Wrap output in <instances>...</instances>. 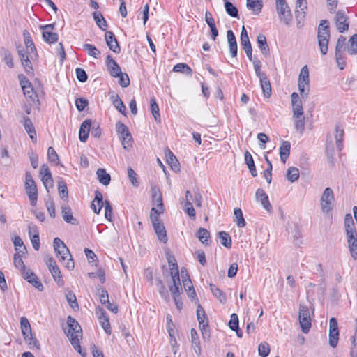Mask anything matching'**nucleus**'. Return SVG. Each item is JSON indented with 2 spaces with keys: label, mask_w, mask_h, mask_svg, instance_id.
Here are the masks:
<instances>
[{
  "label": "nucleus",
  "mask_w": 357,
  "mask_h": 357,
  "mask_svg": "<svg viewBox=\"0 0 357 357\" xmlns=\"http://www.w3.org/2000/svg\"><path fill=\"white\" fill-rule=\"evenodd\" d=\"M298 87L301 98L305 100L307 98L310 92V82L298 81Z\"/></svg>",
  "instance_id": "obj_41"
},
{
  "label": "nucleus",
  "mask_w": 357,
  "mask_h": 357,
  "mask_svg": "<svg viewBox=\"0 0 357 357\" xmlns=\"http://www.w3.org/2000/svg\"><path fill=\"white\" fill-rule=\"evenodd\" d=\"M190 333H191L192 345L194 347L195 351L197 354L200 355L202 350H201L200 342L199 340L198 333H197V331L194 328L191 329Z\"/></svg>",
  "instance_id": "obj_35"
},
{
  "label": "nucleus",
  "mask_w": 357,
  "mask_h": 357,
  "mask_svg": "<svg viewBox=\"0 0 357 357\" xmlns=\"http://www.w3.org/2000/svg\"><path fill=\"white\" fill-rule=\"evenodd\" d=\"M299 322L302 331L307 333L311 327V320L309 310L306 305H300L299 306Z\"/></svg>",
  "instance_id": "obj_9"
},
{
  "label": "nucleus",
  "mask_w": 357,
  "mask_h": 357,
  "mask_svg": "<svg viewBox=\"0 0 357 357\" xmlns=\"http://www.w3.org/2000/svg\"><path fill=\"white\" fill-rule=\"evenodd\" d=\"M23 36L26 48L28 52L29 53H35L36 52V49L29 31L26 30L24 31Z\"/></svg>",
  "instance_id": "obj_34"
},
{
  "label": "nucleus",
  "mask_w": 357,
  "mask_h": 357,
  "mask_svg": "<svg viewBox=\"0 0 357 357\" xmlns=\"http://www.w3.org/2000/svg\"><path fill=\"white\" fill-rule=\"evenodd\" d=\"M116 130L119 135L123 149L129 151L132 147V137L128 127L119 121L116 123Z\"/></svg>",
  "instance_id": "obj_5"
},
{
  "label": "nucleus",
  "mask_w": 357,
  "mask_h": 357,
  "mask_svg": "<svg viewBox=\"0 0 357 357\" xmlns=\"http://www.w3.org/2000/svg\"><path fill=\"white\" fill-rule=\"evenodd\" d=\"M14 265L17 268L20 270V271L22 272V274L24 273L26 271H27L29 270V269H26V268L22 261L21 255L18 253L15 254V255H14Z\"/></svg>",
  "instance_id": "obj_49"
},
{
  "label": "nucleus",
  "mask_w": 357,
  "mask_h": 357,
  "mask_svg": "<svg viewBox=\"0 0 357 357\" xmlns=\"http://www.w3.org/2000/svg\"><path fill=\"white\" fill-rule=\"evenodd\" d=\"M293 118L301 117L303 116V108L302 100L299 97L298 94L294 92L291 95Z\"/></svg>",
  "instance_id": "obj_11"
},
{
  "label": "nucleus",
  "mask_w": 357,
  "mask_h": 357,
  "mask_svg": "<svg viewBox=\"0 0 357 357\" xmlns=\"http://www.w3.org/2000/svg\"><path fill=\"white\" fill-rule=\"evenodd\" d=\"M1 52V56L3 57V60L5 62V63L9 68H13L14 65L13 62V57L10 52L5 48H2Z\"/></svg>",
  "instance_id": "obj_52"
},
{
  "label": "nucleus",
  "mask_w": 357,
  "mask_h": 357,
  "mask_svg": "<svg viewBox=\"0 0 357 357\" xmlns=\"http://www.w3.org/2000/svg\"><path fill=\"white\" fill-rule=\"evenodd\" d=\"M169 288L171 294H172L175 305L178 310L183 307V303L180 297V294L182 292L181 284H169Z\"/></svg>",
  "instance_id": "obj_14"
},
{
  "label": "nucleus",
  "mask_w": 357,
  "mask_h": 357,
  "mask_svg": "<svg viewBox=\"0 0 357 357\" xmlns=\"http://www.w3.org/2000/svg\"><path fill=\"white\" fill-rule=\"evenodd\" d=\"M259 354L261 357H266L270 352V347L266 342L261 343L258 347Z\"/></svg>",
  "instance_id": "obj_64"
},
{
  "label": "nucleus",
  "mask_w": 357,
  "mask_h": 357,
  "mask_svg": "<svg viewBox=\"0 0 357 357\" xmlns=\"http://www.w3.org/2000/svg\"><path fill=\"white\" fill-rule=\"evenodd\" d=\"M42 36L44 41L48 44H53L58 41L59 36L56 32L54 24H47L41 26Z\"/></svg>",
  "instance_id": "obj_8"
},
{
  "label": "nucleus",
  "mask_w": 357,
  "mask_h": 357,
  "mask_svg": "<svg viewBox=\"0 0 357 357\" xmlns=\"http://www.w3.org/2000/svg\"><path fill=\"white\" fill-rule=\"evenodd\" d=\"M91 127V120L86 119L84 121L79 128V139L81 142H85L88 137Z\"/></svg>",
  "instance_id": "obj_19"
},
{
  "label": "nucleus",
  "mask_w": 357,
  "mask_h": 357,
  "mask_svg": "<svg viewBox=\"0 0 357 357\" xmlns=\"http://www.w3.org/2000/svg\"><path fill=\"white\" fill-rule=\"evenodd\" d=\"M227 38L229 47L230 54L232 57H236L237 55V43L234 33L231 30L227 31Z\"/></svg>",
  "instance_id": "obj_23"
},
{
  "label": "nucleus",
  "mask_w": 357,
  "mask_h": 357,
  "mask_svg": "<svg viewBox=\"0 0 357 357\" xmlns=\"http://www.w3.org/2000/svg\"><path fill=\"white\" fill-rule=\"evenodd\" d=\"M245 164L248 165V167L250 170L251 175L253 177H256L257 176V172L254 162V160L252 158V155L248 151H246L245 153Z\"/></svg>",
  "instance_id": "obj_29"
},
{
  "label": "nucleus",
  "mask_w": 357,
  "mask_h": 357,
  "mask_svg": "<svg viewBox=\"0 0 357 357\" xmlns=\"http://www.w3.org/2000/svg\"><path fill=\"white\" fill-rule=\"evenodd\" d=\"M96 174L100 183L104 185H107L109 184L111 176L106 172L105 169L99 168L96 172Z\"/></svg>",
  "instance_id": "obj_36"
},
{
  "label": "nucleus",
  "mask_w": 357,
  "mask_h": 357,
  "mask_svg": "<svg viewBox=\"0 0 357 357\" xmlns=\"http://www.w3.org/2000/svg\"><path fill=\"white\" fill-rule=\"evenodd\" d=\"M246 6L248 10L257 15L261 12L263 4L261 0H247Z\"/></svg>",
  "instance_id": "obj_30"
},
{
  "label": "nucleus",
  "mask_w": 357,
  "mask_h": 357,
  "mask_svg": "<svg viewBox=\"0 0 357 357\" xmlns=\"http://www.w3.org/2000/svg\"><path fill=\"white\" fill-rule=\"evenodd\" d=\"M291 144L289 141H283L280 146V160L283 163L286 162L290 154Z\"/></svg>",
  "instance_id": "obj_27"
},
{
  "label": "nucleus",
  "mask_w": 357,
  "mask_h": 357,
  "mask_svg": "<svg viewBox=\"0 0 357 357\" xmlns=\"http://www.w3.org/2000/svg\"><path fill=\"white\" fill-rule=\"evenodd\" d=\"M54 249L55 250L57 257L61 262H64L67 259V261L65 264V266L68 269H73L74 268V261L72 259L71 255L67 246L65 243L59 238L54 239Z\"/></svg>",
  "instance_id": "obj_1"
},
{
  "label": "nucleus",
  "mask_w": 357,
  "mask_h": 357,
  "mask_svg": "<svg viewBox=\"0 0 357 357\" xmlns=\"http://www.w3.org/2000/svg\"><path fill=\"white\" fill-rule=\"evenodd\" d=\"M196 236L203 244L206 245H209L208 239L210 237V233L206 229L199 228Z\"/></svg>",
  "instance_id": "obj_43"
},
{
  "label": "nucleus",
  "mask_w": 357,
  "mask_h": 357,
  "mask_svg": "<svg viewBox=\"0 0 357 357\" xmlns=\"http://www.w3.org/2000/svg\"><path fill=\"white\" fill-rule=\"evenodd\" d=\"M330 38L329 26L327 24H319L317 28L318 45L320 52L323 55H326L328 52Z\"/></svg>",
  "instance_id": "obj_2"
},
{
  "label": "nucleus",
  "mask_w": 357,
  "mask_h": 357,
  "mask_svg": "<svg viewBox=\"0 0 357 357\" xmlns=\"http://www.w3.org/2000/svg\"><path fill=\"white\" fill-rule=\"evenodd\" d=\"M61 209L62 217L65 222H66L67 223H70L74 225H77L78 224L77 220L73 218L70 207L62 206Z\"/></svg>",
  "instance_id": "obj_28"
},
{
  "label": "nucleus",
  "mask_w": 357,
  "mask_h": 357,
  "mask_svg": "<svg viewBox=\"0 0 357 357\" xmlns=\"http://www.w3.org/2000/svg\"><path fill=\"white\" fill-rule=\"evenodd\" d=\"M111 99L114 107L122 114L126 115V108L120 97L117 94H116L112 96L111 97Z\"/></svg>",
  "instance_id": "obj_38"
},
{
  "label": "nucleus",
  "mask_w": 357,
  "mask_h": 357,
  "mask_svg": "<svg viewBox=\"0 0 357 357\" xmlns=\"http://www.w3.org/2000/svg\"><path fill=\"white\" fill-rule=\"evenodd\" d=\"M335 56L337 66L340 70H343L345 68L346 61L344 60V55L341 52V47L340 46V45H338L337 47H335Z\"/></svg>",
  "instance_id": "obj_40"
},
{
  "label": "nucleus",
  "mask_w": 357,
  "mask_h": 357,
  "mask_svg": "<svg viewBox=\"0 0 357 357\" xmlns=\"http://www.w3.org/2000/svg\"><path fill=\"white\" fill-rule=\"evenodd\" d=\"M234 214L236 218V222L238 227H244L246 225L245 220L243 215V212L240 208H235Z\"/></svg>",
  "instance_id": "obj_51"
},
{
  "label": "nucleus",
  "mask_w": 357,
  "mask_h": 357,
  "mask_svg": "<svg viewBox=\"0 0 357 357\" xmlns=\"http://www.w3.org/2000/svg\"><path fill=\"white\" fill-rule=\"evenodd\" d=\"M107 66L112 77H117V76H119V74L122 72L119 64L109 55L107 57Z\"/></svg>",
  "instance_id": "obj_20"
},
{
  "label": "nucleus",
  "mask_w": 357,
  "mask_h": 357,
  "mask_svg": "<svg viewBox=\"0 0 357 357\" xmlns=\"http://www.w3.org/2000/svg\"><path fill=\"white\" fill-rule=\"evenodd\" d=\"M166 157L167 158L169 165L171 166V168L173 170H178V161L169 150L166 153Z\"/></svg>",
  "instance_id": "obj_48"
},
{
  "label": "nucleus",
  "mask_w": 357,
  "mask_h": 357,
  "mask_svg": "<svg viewBox=\"0 0 357 357\" xmlns=\"http://www.w3.org/2000/svg\"><path fill=\"white\" fill-rule=\"evenodd\" d=\"M20 83L23 90L24 95L30 105L36 100L38 101V96L33 90V87L29 80L23 75H19Z\"/></svg>",
  "instance_id": "obj_6"
},
{
  "label": "nucleus",
  "mask_w": 357,
  "mask_h": 357,
  "mask_svg": "<svg viewBox=\"0 0 357 357\" xmlns=\"http://www.w3.org/2000/svg\"><path fill=\"white\" fill-rule=\"evenodd\" d=\"M105 205V202L103 201L102 193L99 190L95 191V197L91 203V208L94 213L98 214L103 206Z\"/></svg>",
  "instance_id": "obj_21"
},
{
  "label": "nucleus",
  "mask_w": 357,
  "mask_h": 357,
  "mask_svg": "<svg viewBox=\"0 0 357 357\" xmlns=\"http://www.w3.org/2000/svg\"><path fill=\"white\" fill-rule=\"evenodd\" d=\"M21 330L25 342L31 349H40L38 341L33 336L31 328L28 319L22 317L20 319Z\"/></svg>",
  "instance_id": "obj_3"
},
{
  "label": "nucleus",
  "mask_w": 357,
  "mask_h": 357,
  "mask_svg": "<svg viewBox=\"0 0 357 357\" xmlns=\"http://www.w3.org/2000/svg\"><path fill=\"white\" fill-rule=\"evenodd\" d=\"M181 272V275L183 277V283L184 289L185 290H188V289H192V288H194L192 284V282L189 278V275L187 273V271L183 270L182 268Z\"/></svg>",
  "instance_id": "obj_59"
},
{
  "label": "nucleus",
  "mask_w": 357,
  "mask_h": 357,
  "mask_svg": "<svg viewBox=\"0 0 357 357\" xmlns=\"http://www.w3.org/2000/svg\"><path fill=\"white\" fill-rule=\"evenodd\" d=\"M350 46L348 49V53L351 55L357 54V34L353 35L349 39Z\"/></svg>",
  "instance_id": "obj_58"
},
{
  "label": "nucleus",
  "mask_w": 357,
  "mask_h": 357,
  "mask_svg": "<svg viewBox=\"0 0 357 357\" xmlns=\"http://www.w3.org/2000/svg\"><path fill=\"white\" fill-rule=\"evenodd\" d=\"M96 314L101 326L105 330L107 334L111 333V326L109 321V317L107 315L105 310L101 307L98 306L96 308Z\"/></svg>",
  "instance_id": "obj_15"
},
{
  "label": "nucleus",
  "mask_w": 357,
  "mask_h": 357,
  "mask_svg": "<svg viewBox=\"0 0 357 357\" xmlns=\"http://www.w3.org/2000/svg\"><path fill=\"white\" fill-rule=\"evenodd\" d=\"M298 81L299 82H310V78H309V70L307 66H304L298 76Z\"/></svg>",
  "instance_id": "obj_63"
},
{
  "label": "nucleus",
  "mask_w": 357,
  "mask_h": 357,
  "mask_svg": "<svg viewBox=\"0 0 357 357\" xmlns=\"http://www.w3.org/2000/svg\"><path fill=\"white\" fill-rule=\"evenodd\" d=\"M155 232L157 234L158 238L160 241L166 243L168 238L167 232L163 223L160 222L153 225Z\"/></svg>",
  "instance_id": "obj_26"
},
{
  "label": "nucleus",
  "mask_w": 357,
  "mask_h": 357,
  "mask_svg": "<svg viewBox=\"0 0 357 357\" xmlns=\"http://www.w3.org/2000/svg\"><path fill=\"white\" fill-rule=\"evenodd\" d=\"M218 236L220 239V243L227 248H229L231 246V239L229 235L225 231H220L218 233Z\"/></svg>",
  "instance_id": "obj_50"
},
{
  "label": "nucleus",
  "mask_w": 357,
  "mask_h": 357,
  "mask_svg": "<svg viewBox=\"0 0 357 357\" xmlns=\"http://www.w3.org/2000/svg\"><path fill=\"white\" fill-rule=\"evenodd\" d=\"M66 298L70 306L73 308H78V303L77 301L76 296L71 291H67L66 293Z\"/></svg>",
  "instance_id": "obj_56"
},
{
  "label": "nucleus",
  "mask_w": 357,
  "mask_h": 357,
  "mask_svg": "<svg viewBox=\"0 0 357 357\" xmlns=\"http://www.w3.org/2000/svg\"><path fill=\"white\" fill-rule=\"evenodd\" d=\"M22 275L23 278L26 280L28 282L32 284L38 291H42L43 290V285L33 272L28 270Z\"/></svg>",
  "instance_id": "obj_18"
},
{
  "label": "nucleus",
  "mask_w": 357,
  "mask_h": 357,
  "mask_svg": "<svg viewBox=\"0 0 357 357\" xmlns=\"http://www.w3.org/2000/svg\"><path fill=\"white\" fill-rule=\"evenodd\" d=\"M295 119L294 121V128L296 130H298L300 133H303L305 129V121L304 116H301V117L294 118Z\"/></svg>",
  "instance_id": "obj_61"
},
{
  "label": "nucleus",
  "mask_w": 357,
  "mask_h": 357,
  "mask_svg": "<svg viewBox=\"0 0 357 357\" xmlns=\"http://www.w3.org/2000/svg\"><path fill=\"white\" fill-rule=\"evenodd\" d=\"M348 247L353 259H357V238L347 239Z\"/></svg>",
  "instance_id": "obj_53"
},
{
  "label": "nucleus",
  "mask_w": 357,
  "mask_h": 357,
  "mask_svg": "<svg viewBox=\"0 0 357 357\" xmlns=\"http://www.w3.org/2000/svg\"><path fill=\"white\" fill-rule=\"evenodd\" d=\"M49 271H50V273L56 282L59 284L61 282H63L61 271L57 265L51 268L50 269H49Z\"/></svg>",
  "instance_id": "obj_60"
},
{
  "label": "nucleus",
  "mask_w": 357,
  "mask_h": 357,
  "mask_svg": "<svg viewBox=\"0 0 357 357\" xmlns=\"http://www.w3.org/2000/svg\"><path fill=\"white\" fill-rule=\"evenodd\" d=\"M339 340V330L337 321L332 317L329 321V344L333 348L337 347Z\"/></svg>",
  "instance_id": "obj_10"
},
{
  "label": "nucleus",
  "mask_w": 357,
  "mask_h": 357,
  "mask_svg": "<svg viewBox=\"0 0 357 357\" xmlns=\"http://www.w3.org/2000/svg\"><path fill=\"white\" fill-rule=\"evenodd\" d=\"M167 261L170 268V275L172 278V282L169 284H179V283H181L179 271L174 257L172 255L167 256Z\"/></svg>",
  "instance_id": "obj_12"
},
{
  "label": "nucleus",
  "mask_w": 357,
  "mask_h": 357,
  "mask_svg": "<svg viewBox=\"0 0 357 357\" xmlns=\"http://www.w3.org/2000/svg\"><path fill=\"white\" fill-rule=\"evenodd\" d=\"M210 288L213 296L218 298L220 303H223L226 301L225 294L219 288L212 284H210Z\"/></svg>",
  "instance_id": "obj_46"
},
{
  "label": "nucleus",
  "mask_w": 357,
  "mask_h": 357,
  "mask_svg": "<svg viewBox=\"0 0 357 357\" xmlns=\"http://www.w3.org/2000/svg\"><path fill=\"white\" fill-rule=\"evenodd\" d=\"M25 190L31 205L35 206L38 199V190L36 183L29 172H26L25 174Z\"/></svg>",
  "instance_id": "obj_4"
},
{
  "label": "nucleus",
  "mask_w": 357,
  "mask_h": 357,
  "mask_svg": "<svg viewBox=\"0 0 357 357\" xmlns=\"http://www.w3.org/2000/svg\"><path fill=\"white\" fill-rule=\"evenodd\" d=\"M225 8L227 13L233 17H238V11L237 8L231 2L225 1Z\"/></svg>",
  "instance_id": "obj_55"
},
{
  "label": "nucleus",
  "mask_w": 357,
  "mask_h": 357,
  "mask_svg": "<svg viewBox=\"0 0 357 357\" xmlns=\"http://www.w3.org/2000/svg\"><path fill=\"white\" fill-rule=\"evenodd\" d=\"M17 53L25 71L28 73H31L33 68L31 62L29 60V54H31L32 53H29L27 50H18Z\"/></svg>",
  "instance_id": "obj_16"
},
{
  "label": "nucleus",
  "mask_w": 357,
  "mask_h": 357,
  "mask_svg": "<svg viewBox=\"0 0 357 357\" xmlns=\"http://www.w3.org/2000/svg\"><path fill=\"white\" fill-rule=\"evenodd\" d=\"M265 160L266 161V162L268 164V167L266 168V169H265L264 171V177L268 183H271V179H272L271 172H272L273 166H272L271 162L269 160V159L268 158V157L266 155H265Z\"/></svg>",
  "instance_id": "obj_57"
},
{
  "label": "nucleus",
  "mask_w": 357,
  "mask_h": 357,
  "mask_svg": "<svg viewBox=\"0 0 357 357\" xmlns=\"http://www.w3.org/2000/svg\"><path fill=\"white\" fill-rule=\"evenodd\" d=\"M173 71L176 73H183L184 74L192 75V69L184 63H179L173 68Z\"/></svg>",
  "instance_id": "obj_44"
},
{
  "label": "nucleus",
  "mask_w": 357,
  "mask_h": 357,
  "mask_svg": "<svg viewBox=\"0 0 357 357\" xmlns=\"http://www.w3.org/2000/svg\"><path fill=\"white\" fill-rule=\"evenodd\" d=\"M83 48L84 50L87 52V54L89 56H93L96 59H97L100 54V52L94 45L91 44H84Z\"/></svg>",
  "instance_id": "obj_47"
},
{
  "label": "nucleus",
  "mask_w": 357,
  "mask_h": 357,
  "mask_svg": "<svg viewBox=\"0 0 357 357\" xmlns=\"http://www.w3.org/2000/svg\"><path fill=\"white\" fill-rule=\"evenodd\" d=\"M287 178L290 182H294L299 178V170L298 168L291 167L287 169Z\"/></svg>",
  "instance_id": "obj_54"
},
{
  "label": "nucleus",
  "mask_w": 357,
  "mask_h": 357,
  "mask_svg": "<svg viewBox=\"0 0 357 357\" xmlns=\"http://www.w3.org/2000/svg\"><path fill=\"white\" fill-rule=\"evenodd\" d=\"M29 235L31 238L33 248L36 250H38L40 248V238L36 227L31 225H29Z\"/></svg>",
  "instance_id": "obj_24"
},
{
  "label": "nucleus",
  "mask_w": 357,
  "mask_h": 357,
  "mask_svg": "<svg viewBox=\"0 0 357 357\" xmlns=\"http://www.w3.org/2000/svg\"><path fill=\"white\" fill-rule=\"evenodd\" d=\"M82 329L76 331L68 330L66 333L70 337V341L74 349L83 357H85V353L82 354L81 346L79 344V338L82 337Z\"/></svg>",
  "instance_id": "obj_13"
},
{
  "label": "nucleus",
  "mask_w": 357,
  "mask_h": 357,
  "mask_svg": "<svg viewBox=\"0 0 357 357\" xmlns=\"http://www.w3.org/2000/svg\"><path fill=\"white\" fill-rule=\"evenodd\" d=\"M163 212L164 209L156 208L155 207H153L151 209L150 220L152 223V225L161 222L160 221L159 218L160 215L163 213Z\"/></svg>",
  "instance_id": "obj_42"
},
{
  "label": "nucleus",
  "mask_w": 357,
  "mask_h": 357,
  "mask_svg": "<svg viewBox=\"0 0 357 357\" xmlns=\"http://www.w3.org/2000/svg\"><path fill=\"white\" fill-rule=\"evenodd\" d=\"M150 105H151V113H152L155 120L157 122L160 123V115L159 113V107H158V105L157 104L154 98L151 99Z\"/></svg>",
  "instance_id": "obj_45"
},
{
  "label": "nucleus",
  "mask_w": 357,
  "mask_h": 357,
  "mask_svg": "<svg viewBox=\"0 0 357 357\" xmlns=\"http://www.w3.org/2000/svg\"><path fill=\"white\" fill-rule=\"evenodd\" d=\"M259 79L260 86L265 98H270L271 96L272 90L269 79L267 75L263 76Z\"/></svg>",
  "instance_id": "obj_25"
},
{
  "label": "nucleus",
  "mask_w": 357,
  "mask_h": 357,
  "mask_svg": "<svg viewBox=\"0 0 357 357\" xmlns=\"http://www.w3.org/2000/svg\"><path fill=\"white\" fill-rule=\"evenodd\" d=\"M344 130L340 127L339 125L335 126V139L337 148L341 151L343 148L342 140L344 137Z\"/></svg>",
  "instance_id": "obj_37"
},
{
  "label": "nucleus",
  "mask_w": 357,
  "mask_h": 357,
  "mask_svg": "<svg viewBox=\"0 0 357 357\" xmlns=\"http://www.w3.org/2000/svg\"><path fill=\"white\" fill-rule=\"evenodd\" d=\"M255 196L257 201L261 204L264 209H266L267 211H270L272 209L271 204L269 202L268 197L263 189H257L255 193Z\"/></svg>",
  "instance_id": "obj_17"
},
{
  "label": "nucleus",
  "mask_w": 357,
  "mask_h": 357,
  "mask_svg": "<svg viewBox=\"0 0 357 357\" xmlns=\"http://www.w3.org/2000/svg\"><path fill=\"white\" fill-rule=\"evenodd\" d=\"M276 1V6L277 11L280 15L285 16L286 14L287 15L290 13V10L285 1V0H275Z\"/></svg>",
  "instance_id": "obj_39"
},
{
  "label": "nucleus",
  "mask_w": 357,
  "mask_h": 357,
  "mask_svg": "<svg viewBox=\"0 0 357 357\" xmlns=\"http://www.w3.org/2000/svg\"><path fill=\"white\" fill-rule=\"evenodd\" d=\"M152 200L156 208L164 209L162 195L158 189L154 188L152 190Z\"/></svg>",
  "instance_id": "obj_32"
},
{
  "label": "nucleus",
  "mask_w": 357,
  "mask_h": 357,
  "mask_svg": "<svg viewBox=\"0 0 357 357\" xmlns=\"http://www.w3.org/2000/svg\"><path fill=\"white\" fill-rule=\"evenodd\" d=\"M197 317L199 327H208V323L206 317L205 311L200 305H198L197 309Z\"/></svg>",
  "instance_id": "obj_33"
},
{
  "label": "nucleus",
  "mask_w": 357,
  "mask_h": 357,
  "mask_svg": "<svg viewBox=\"0 0 357 357\" xmlns=\"http://www.w3.org/2000/svg\"><path fill=\"white\" fill-rule=\"evenodd\" d=\"M47 158L50 162H54L55 165H58L59 156L54 148L51 146L47 149Z\"/></svg>",
  "instance_id": "obj_62"
},
{
  "label": "nucleus",
  "mask_w": 357,
  "mask_h": 357,
  "mask_svg": "<svg viewBox=\"0 0 357 357\" xmlns=\"http://www.w3.org/2000/svg\"><path fill=\"white\" fill-rule=\"evenodd\" d=\"M21 122L23 123L25 130L33 141H36V132L31 120L26 116H24Z\"/></svg>",
  "instance_id": "obj_22"
},
{
  "label": "nucleus",
  "mask_w": 357,
  "mask_h": 357,
  "mask_svg": "<svg viewBox=\"0 0 357 357\" xmlns=\"http://www.w3.org/2000/svg\"><path fill=\"white\" fill-rule=\"evenodd\" d=\"M334 201L335 197L333 190L329 187L326 188L324 190L320 199L321 208L324 213H328L332 211Z\"/></svg>",
  "instance_id": "obj_7"
},
{
  "label": "nucleus",
  "mask_w": 357,
  "mask_h": 357,
  "mask_svg": "<svg viewBox=\"0 0 357 357\" xmlns=\"http://www.w3.org/2000/svg\"><path fill=\"white\" fill-rule=\"evenodd\" d=\"M257 42L259 48L261 52L267 56L269 54V47L266 42V38L263 34H259L257 38Z\"/></svg>",
  "instance_id": "obj_31"
}]
</instances>
